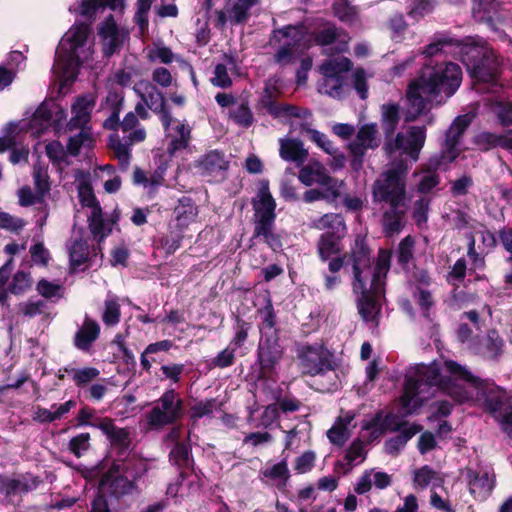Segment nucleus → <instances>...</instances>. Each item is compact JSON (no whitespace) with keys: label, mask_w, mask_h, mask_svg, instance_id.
<instances>
[{"label":"nucleus","mask_w":512,"mask_h":512,"mask_svg":"<svg viewBox=\"0 0 512 512\" xmlns=\"http://www.w3.org/2000/svg\"><path fill=\"white\" fill-rule=\"evenodd\" d=\"M215 410H220V404L216 399H205L195 403L190 408V415L193 420L210 416Z\"/></svg>","instance_id":"nucleus-50"},{"label":"nucleus","mask_w":512,"mask_h":512,"mask_svg":"<svg viewBox=\"0 0 512 512\" xmlns=\"http://www.w3.org/2000/svg\"><path fill=\"white\" fill-rule=\"evenodd\" d=\"M173 214L177 226L180 228H186L196 221L198 216V207L191 198L184 196L178 200Z\"/></svg>","instance_id":"nucleus-32"},{"label":"nucleus","mask_w":512,"mask_h":512,"mask_svg":"<svg viewBox=\"0 0 512 512\" xmlns=\"http://www.w3.org/2000/svg\"><path fill=\"white\" fill-rule=\"evenodd\" d=\"M379 146L376 124H366L359 128L356 137L348 144L351 154L356 158H362L368 149Z\"/></svg>","instance_id":"nucleus-22"},{"label":"nucleus","mask_w":512,"mask_h":512,"mask_svg":"<svg viewBox=\"0 0 512 512\" xmlns=\"http://www.w3.org/2000/svg\"><path fill=\"white\" fill-rule=\"evenodd\" d=\"M19 312L28 318H33L46 313V303L39 299H29L19 304Z\"/></svg>","instance_id":"nucleus-54"},{"label":"nucleus","mask_w":512,"mask_h":512,"mask_svg":"<svg viewBox=\"0 0 512 512\" xmlns=\"http://www.w3.org/2000/svg\"><path fill=\"white\" fill-rule=\"evenodd\" d=\"M353 419L354 415L347 412L335 421L334 425L327 431V437L333 444L342 446L349 439Z\"/></svg>","instance_id":"nucleus-34"},{"label":"nucleus","mask_w":512,"mask_h":512,"mask_svg":"<svg viewBox=\"0 0 512 512\" xmlns=\"http://www.w3.org/2000/svg\"><path fill=\"white\" fill-rule=\"evenodd\" d=\"M436 391L457 403L484 402L493 414L500 410L504 398L499 387L475 376L465 366L453 360L434 361L408 370L400 398L401 414L415 413Z\"/></svg>","instance_id":"nucleus-1"},{"label":"nucleus","mask_w":512,"mask_h":512,"mask_svg":"<svg viewBox=\"0 0 512 512\" xmlns=\"http://www.w3.org/2000/svg\"><path fill=\"white\" fill-rule=\"evenodd\" d=\"M137 124L138 119L133 112H129L120 124L124 138H128L130 144L142 142L146 138L145 129Z\"/></svg>","instance_id":"nucleus-38"},{"label":"nucleus","mask_w":512,"mask_h":512,"mask_svg":"<svg viewBox=\"0 0 512 512\" xmlns=\"http://www.w3.org/2000/svg\"><path fill=\"white\" fill-rule=\"evenodd\" d=\"M498 3L495 0H480L473 8L474 16L480 21H490L496 14Z\"/></svg>","instance_id":"nucleus-53"},{"label":"nucleus","mask_w":512,"mask_h":512,"mask_svg":"<svg viewBox=\"0 0 512 512\" xmlns=\"http://www.w3.org/2000/svg\"><path fill=\"white\" fill-rule=\"evenodd\" d=\"M400 423L395 415L377 413L373 419L363 424V430L368 434V440L374 441L380 438L386 431H395Z\"/></svg>","instance_id":"nucleus-26"},{"label":"nucleus","mask_w":512,"mask_h":512,"mask_svg":"<svg viewBox=\"0 0 512 512\" xmlns=\"http://www.w3.org/2000/svg\"><path fill=\"white\" fill-rule=\"evenodd\" d=\"M407 165L400 161L382 172L372 185L374 202L388 203L393 210L406 205Z\"/></svg>","instance_id":"nucleus-6"},{"label":"nucleus","mask_w":512,"mask_h":512,"mask_svg":"<svg viewBox=\"0 0 512 512\" xmlns=\"http://www.w3.org/2000/svg\"><path fill=\"white\" fill-rule=\"evenodd\" d=\"M231 119L239 126L248 128L253 123V115L246 103L234 106L230 112Z\"/></svg>","instance_id":"nucleus-52"},{"label":"nucleus","mask_w":512,"mask_h":512,"mask_svg":"<svg viewBox=\"0 0 512 512\" xmlns=\"http://www.w3.org/2000/svg\"><path fill=\"white\" fill-rule=\"evenodd\" d=\"M102 320L107 326H115L120 321V305L115 297L105 300Z\"/></svg>","instance_id":"nucleus-51"},{"label":"nucleus","mask_w":512,"mask_h":512,"mask_svg":"<svg viewBox=\"0 0 512 512\" xmlns=\"http://www.w3.org/2000/svg\"><path fill=\"white\" fill-rule=\"evenodd\" d=\"M275 37L283 42V47L275 55L278 63L284 64L291 60V56L299 47L306 48V35L303 27L287 26L275 32Z\"/></svg>","instance_id":"nucleus-17"},{"label":"nucleus","mask_w":512,"mask_h":512,"mask_svg":"<svg viewBox=\"0 0 512 512\" xmlns=\"http://www.w3.org/2000/svg\"><path fill=\"white\" fill-rule=\"evenodd\" d=\"M415 241L411 236L405 237L399 244L398 260L402 264H407L413 258Z\"/></svg>","instance_id":"nucleus-64"},{"label":"nucleus","mask_w":512,"mask_h":512,"mask_svg":"<svg viewBox=\"0 0 512 512\" xmlns=\"http://www.w3.org/2000/svg\"><path fill=\"white\" fill-rule=\"evenodd\" d=\"M461 79L460 67L452 62L424 66L420 76L409 85L406 119L413 121L427 109L428 104H440L451 97L460 86Z\"/></svg>","instance_id":"nucleus-2"},{"label":"nucleus","mask_w":512,"mask_h":512,"mask_svg":"<svg viewBox=\"0 0 512 512\" xmlns=\"http://www.w3.org/2000/svg\"><path fill=\"white\" fill-rule=\"evenodd\" d=\"M99 324L86 316L82 326L77 330L74 337V345L82 351H88L93 342L99 337Z\"/></svg>","instance_id":"nucleus-30"},{"label":"nucleus","mask_w":512,"mask_h":512,"mask_svg":"<svg viewBox=\"0 0 512 512\" xmlns=\"http://www.w3.org/2000/svg\"><path fill=\"white\" fill-rule=\"evenodd\" d=\"M403 210H393L392 212H385L383 216V223L385 230L389 233L399 232L402 227Z\"/></svg>","instance_id":"nucleus-60"},{"label":"nucleus","mask_w":512,"mask_h":512,"mask_svg":"<svg viewBox=\"0 0 512 512\" xmlns=\"http://www.w3.org/2000/svg\"><path fill=\"white\" fill-rule=\"evenodd\" d=\"M298 367L302 374L309 376L324 375L334 370L332 354L321 344H303L298 346Z\"/></svg>","instance_id":"nucleus-9"},{"label":"nucleus","mask_w":512,"mask_h":512,"mask_svg":"<svg viewBox=\"0 0 512 512\" xmlns=\"http://www.w3.org/2000/svg\"><path fill=\"white\" fill-rule=\"evenodd\" d=\"M343 237L329 236L322 234L318 242V253L323 261L330 259L341 251L340 240Z\"/></svg>","instance_id":"nucleus-43"},{"label":"nucleus","mask_w":512,"mask_h":512,"mask_svg":"<svg viewBox=\"0 0 512 512\" xmlns=\"http://www.w3.org/2000/svg\"><path fill=\"white\" fill-rule=\"evenodd\" d=\"M399 122V107L388 104L382 107V125L387 137L392 135Z\"/></svg>","instance_id":"nucleus-48"},{"label":"nucleus","mask_w":512,"mask_h":512,"mask_svg":"<svg viewBox=\"0 0 512 512\" xmlns=\"http://www.w3.org/2000/svg\"><path fill=\"white\" fill-rule=\"evenodd\" d=\"M135 93L141 98L142 102L152 111L163 116L164 113H169L165 107V98L154 85L149 81L142 80L135 84Z\"/></svg>","instance_id":"nucleus-25"},{"label":"nucleus","mask_w":512,"mask_h":512,"mask_svg":"<svg viewBox=\"0 0 512 512\" xmlns=\"http://www.w3.org/2000/svg\"><path fill=\"white\" fill-rule=\"evenodd\" d=\"M76 182L78 197L82 206L90 209L87 215L89 229L93 237L100 242L111 233L114 222L111 219L104 218L99 202L93 193L88 175L81 172L77 173Z\"/></svg>","instance_id":"nucleus-7"},{"label":"nucleus","mask_w":512,"mask_h":512,"mask_svg":"<svg viewBox=\"0 0 512 512\" xmlns=\"http://www.w3.org/2000/svg\"><path fill=\"white\" fill-rule=\"evenodd\" d=\"M65 372L71 376L72 380L77 386H84L94 379H96L100 372L98 369L94 367H84V368H65Z\"/></svg>","instance_id":"nucleus-47"},{"label":"nucleus","mask_w":512,"mask_h":512,"mask_svg":"<svg viewBox=\"0 0 512 512\" xmlns=\"http://www.w3.org/2000/svg\"><path fill=\"white\" fill-rule=\"evenodd\" d=\"M18 203L23 207L42 203L45 199L44 196H40L37 191L33 192L32 188L28 185L22 186L17 191Z\"/></svg>","instance_id":"nucleus-57"},{"label":"nucleus","mask_w":512,"mask_h":512,"mask_svg":"<svg viewBox=\"0 0 512 512\" xmlns=\"http://www.w3.org/2000/svg\"><path fill=\"white\" fill-rule=\"evenodd\" d=\"M277 96L276 82L268 83L265 87L264 93L261 97V104L269 114L279 119H289L291 117L308 119L311 117V112L307 109H300L286 103H277L275 98Z\"/></svg>","instance_id":"nucleus-14"},{"label":"nucleus","mask_w":512,"mask_h":512,"mask_svg":"<svg viewBox=\"0 0 512 512\" xmlns=\"http://www.w3.org/2000/svg\"><path fill=\"white\" fill-rule=\"evenodd\" d=\"M68 250L71 264L74 267L80 266L87 261L89 256V248L87 242L84 241L81 237H76L68 246Z\"/></svg>","instance_id":"nucleus-46"},{"label":"nucleus","mask_w":512,"mask_h":512,"mask_svg":"<svg viewBox=\"0 0 512 512\" xmlns=\"http://www.w3.org/2000/svg\"><path fill=\"white\" fill-rule=\"evenodd\" d=\"M469 489L471 494L479 499H486L494 488V474L488 470L468 471Z\"/></svg>","instance_id":"nucleus-27"},{"label":"nucleus","mask_w":512,"mask_h":512,"mask_svg":"<svg viewBox=\"0 0 512 512\" xmlns=\"http://www.w3.org/2000/svg\"><path fill=\"white\" fill-rule=\"evenodd\" d=\"M275 207L276 203L273 199L267 181L259 183L258 192L253 199L254 226L256 223L274 222L275 220Z\"/></svg>","instance_id":"nucleus-19"},{"label":"nucleus","mask_w":512,"mask_h":512,"mask_svg":"<svg viewBox=\"0 0 512 512\" xmlns=\"http://www.w3.org/2000/svg\"><path fill=\"white\" fill-rule=\"evenodd\" d=\"M488 106L490 111L495 114L502 125H512V102L495 100L490 101Z\"/></svg>","instance_id":"nucleus-49"},{"label":"nucleus","mask_w":512,"mask_h":512,"mask_svg":"<svg viewBox=\"0 0 512 512\" xmlns=\"http://www.w3.org/2000/svg\"><path fill=\"white\" fill-rule=\"evenodd\" d=\"M351 68L352 62L343 56L325 60L319 66L322 77L318 83V91L336 99L344 97L348 92L346 74Z\"/></svg>","instance_id":"nucleus-8"},{"label":"nucleus","mask_w":512,"mask_h":512,"mask_svg":"<svg viewBox=\"0 0 512 512\" xmlns=\"http://www.w3.org/2000/svg\"><path fill=\"white\" fill-rule=\"evenodd\" d=\"M38 484V479L31 476H20L18 478L0 477V491L6 496L28 492L35 489Z\"/></svg>","instance_id":"nucleus-31"},{"label":"nucleus","mask_w":512,"mask_h":512,"mask_svg":"<svg viewBox=\"0 0 512 512\" xmlns=\"http://www.w3.org/2000/svg\"><path fill=\"white\" fill-rule=\"evenodd\" d=\"M36 290L42 297L46 299H51L53 297H60L63 288L60 284L56 282L41 279L37 283Z\"/></svg>","instance_id":"nucleus-59"},{"label":"nucleus","mask_w":512,"mask_h":512,"mask_svg":"<svg viewBox=\"0 0 512 512\" xmlns=\"http://www.w3.org/2000/svg\"><path fill=\"white\" fill-rule=\"evenodd\" d=\"M425 139L424 127L410 126L405 132L398 133L394 139L387 140L384 149L389 156L400 152L409 155L413 161H417Z\"/></svg>","instance_id":"nucleus-10"},{"label":"nucleus","mask_w":512,"mask_h":512,"mask_svg":"<svg viewBox=\"0 0 512 512\" xmlns=\"http://www.w3.org/2000/svg\"><path fill=\"white\" fill-rule=\"evenodd\" d=\"M26 225L22 218L13 216L6 212H0V228L11 232H18Z\"/></svg>","instance_id":"nucleus-63"},{"label":"nucleus","mask_w":512,"mask_h":512,"mask_svg":"<svg viewBox=\"0 0 512 512\" xmlns=\"http://www.w3.org/2000/svg\"><path fill=\"white\" fill-rule=\"evenodd\" d=\"M95 106V99L92 95L78 97L72 104V118L68 123L69 129L85 128L90 121V115Z\"/></svg>","instance_id":"nucleus-28"},{"label":"nucleus","mask_w":512,"mask_h":512,"mask_svg":"<svg viewBox=\"0 0 512 512\" xmlns=\"http://www.w3.org/2000/svg\"><path fill=\"white\" fill-rule=\"evenodd\" d=\"M472 119L473 115L465 114L458 116L451 124L446 134L443 158L453 161L457 157L456 147L459 144L460 137L471 124Z\"/></svg>","instance_id":"nucleus-24"},{"label":"nucleus","mask_w":512,"mask_h":512,"mask_svg":"<svg viewBox=\"0 0 512 512\" xmlns=\"http://www.w3.org/2000/svg\"><path fill=\"white\" fill-rule=\"evenodd\" d=\"M316 453L312 450L303 452L294 460V470L298 474H306L312 471L316 462Z\"/></svg>","instance_id":"nucleus-55"},{"label":"nucleus","mask_w":512,"mask_h":512,"mask_svg":"<svg viewBox=\"0 0 512 512\" xmlns=\"http://www.w3.org/2000/svg\"><path fill=\"white\" fill-rule=\"evenodd\" d=\"M135 475L129 463L114 466L102 479L100 489L110 491L115 496L130 493L134 489Z\"/></svg>","instance_id":"nucleus-16"},{"label":"nucleus","mask_w":512,"mask_h":512,"mask_svg":"<svg viewBox=\"0 0 512 512\" xmlns=\"http://www.w3.org/2000/svg\"><path fill=\"white\" fill-rule=\"evenodd\" d=\"M261 479H265L268 483L275 486L278 490L284 491L290 479V470L286 459L278 463L267 465L260 472Z\"/></svg>","instance_id":"nucleus-29"},{"label":"nucleus","mask_w":512,"mask_h":512,"mask_svg":"<svg viewBox=\"0 0 512 512\" xmlns=\"http://www.w3.org/2000/svg\"><path fill=\"white\" fill-rule=\"evenodd\" d=\"M98 34L104 54L110 56L123 46L128 36V31L120 27L113 16L110 15L99 25Z\"/></svg>","instance_id":"nucleus-18"},{"label":"nucleus","mask_w":512,"mask_h":512,"mask_svg":"<svg viewBox=\"0 0 512 512\" xmlns=\"http://www.w3.org/2000/svg\"><path fill=\"white\" fill-rule=\"evenodd\" d=\"M80 132L70 137L67 149L71 155H77L82 146H90L92 142L91 133L86 128H80Z\"/></svg>","instance_id":"nucleus-56"},{"label":"nucleus","mask_w":512,"mask_h":512,"mask_svg":"<svg viewBox=\"0 0 512 512\" xmlns=\"http://www.w3.org/2000/svg\"><path fill=\"white\" fill-rule=\"evenodd\" d=\"M313 227L318 230L326 231L324 234L329 236L344 237L346 225L340 214L328 213L313 222Z\"/></svg>","instance_id":"nucleus-33"},{"label":"nucleus","mask_w":512,"mask_h":512,"mask_svg":"<svg viewBox=\"0 0 512 512\" xmlns=\"http://www.w3.org/2000/svg\"><path fill=\"white\" fill-rule=\"evenodd\" d=\"M464 63L475 84H487L485 91L497 93L499 62L492 48L481 43L465 46Z\"/></svg>","instance_id":"nucleus-5"},{"label":"nucleus","mask_w":512,"mask_h":512,"mask_svg":"<svg viewBox=\"0 0 512 512\" xmlns=\"http://www.w3.org/2000/svg\"><path fill=\"white\" fill-rule=\"evenodd\" d=\"M502 347V343L499 339H494L488 336L482 340V346L477 349V352L488 358L496 357Z\"/></svg>","instance_id":"nucleus-62"},{"label":"nucleus","mask_w":512,"mask_h":512,"mask_svg":"<svg viewBox=\"0 0 512 512\" xmlns=\"http://www.w3.org/2000/svg\"><path fill=\"white\" fill-rule=\"evenodd\" d=\"M33 183L35 187V191L39 193L40 196L46 197L51 188V184L49 181L48 175V167L40 162L33 166Z\"/></svg>","instance_id":"nucleus-42"},{"label":"nucleus","mask_w":512,"mask_h":512,"mask_svg":"<svg viewBox=\"0 0 512 512\" xmlns=\"http://www.w3.org/2000/svg\"><path fill=\"white\" fill-rule=\"evenodd\" d=\"M475 144L484 151L496 146L512 149V132L507 136H497L493 133L483 132L476 136Z\"/></svg>","instance_id":"nucleus-40"},{"label":"nucleus","mask_w":512,"mask_h":512,"mask_svg":"<svg viewBox=\"0 0 512 512\" xmlns=\"http://www.w3.org/2000/svg\"><path fill=\"white\" fill-rule=\"evenodd\" d=\"M391 255L386 250H380L377 261L372 269L369 258L363 254L353 265V291L360 294L358 310L366 322L377 324L380 314V297L383 292L384 280L390 269Z\"/></svg>","instance_id":"nucleus-3"},{"label":"nucleus","mask_w":512,"mask_h":512,"mask_svg":"<svg viewBox=\"0 0 512 512\" xmlns=\"http://www.w3.org/2000/svg\"><path fill=\"white\" fill-rule=\"evenodd\" d=\"M284 349L276 335L268 336L259 342L257 361L261 377H269L281 361Z\"/></svg>","instance_id":"nucleus-15"},{"label":"nucleus","mask_w":512,"mask_h":512,"mask_svg":"<svg viewBox=\"0 0 512 512\" xmlns=\"http://www.w3.org/2000/svg\"><path fill=\"white\" fill-rule=\"evenodd\" d=\"M100 7H109L113 11H122L125 7L124 0H82L81 11L82 15H92Z\"/></svg>","instance_id":"nucleus-45"},{"label":"nucleus","mask_w":512,"mask_h":512,"mask_svg":"<svg viewBox=\"0 0 512 512\" xmlns=\"http://www.w3.org/2000/svg\"><path fill=\"white\" fill-rule=\"evenodd\" d=\"M161 122L169 140L167 152L174 156L177 152L188 148L191 141L192 128L185 121L173 118L170 113L161 116Z\"/></svg>","instance_id":"nucleus-13"},{"label":"nucleus","mask_w":512,"mask_h":512,"mask_svg":"<svg viewBox=\"0 0 512 512\" xmlns=\"http://www.w3.org/2000/svg\"><path fill=\"white\" fill-rule=\"evenodd\" d=\"M258 0H228L223 10L217 12V19L221 26L227 21L235 24L247 21L249 10L256 5Z\"/></svg>","instance_id":"nucleus-23"},{"label":"nucleus","mask_w":512,"mask_h":512,"mask_svg":"<svg viewBox=\"0 0 512 512\" xmlns=\"http://www.w3.org/2000/svg\"><path fill=\"white\" fill-rule=\"evenodd\" d=\"M56 114V125L59 127V122L66 119V112L64 109L56 104L50 105L48 103H42L34 112L28 129L34 136H40L50 126V120L52 113Z\"/></svg>","instance_id":"nucleus-20"},{"label":"nucleus","mask_w":512,"mask_h":512,"mask_svg":"<svg viewBox=\"0 0 512 512\" xmlns=\"http://www.w3.org/2000/svg\"><path fill=\"white\" fill-rule=\"evenodd\" d=\"M279 153L282 159L293 161L297 164L303 163L308 156V151L303 147V143L296 139H280Z\"/></svg>","instance_id":"nucleus-36"},{"label":"nucleus","mask_w":512,"mask_h":512,"mask_svg":"<svg viewBox=\"0 0 512 512\" xmlns=\"http://www.w3.org/2000/svg\"><path fill=\"white\" fill-rule=\"evenodd\" d=\"M183 414V401L174 390L166 391L149 412L148 423L153 427L171 424Z\"/></svg>","instance_id":"nucleus-11"},{"label":"nucleus","mask_w":512,"mask_h":512,"mask_svg":"<svg viewBox=\"0 0 512 512\" xmlns=\"http://www.w3.org/2000/svg\"><path fill=\"white\" fill-rule=\"evenodd\" d=\"M130 144L128 138H120L119 135L113 134L109 139V147L113 151L114 156L118 159L120 166L122 169H126L129 165L131 154H130Z\"/></svg>","instance_id":"nucleus-39"},{"label":"nucleus","mask_w":512,"mask_h":512,"mask_svg":"<svg viewBox=\"0 0 512 512\" xmlns=\"http://www.w3.org/2000/svg\"><path fill=\"white\" fill-rule=\"evenodd\" d=\"M90 448V434L81 433L69 441V450L76 456H82Z\"/></svg>","instance_id":"nucleus-61"},{"label":"nucleus","mask_w":512,"mask_h":512,"mask_svg":"<svg viewBox=\"0 0 512 512\" xmlns=\"http://www.w3.org/2000/svg\"><path fill=\"white\" fill-rule=\"evenodd\" d=\"M481 235V239L483 244L486 247H493L495 245V237L493 233L486 230L484 226L478 225L473 228V232H470L469 234H466V237L468 239V256L477 264L479 261L480 264H482V260L479 259L478 254L475 250V236Z\"/></svg>","instance_id":"nucleus-37"},{"label":"nucleus","mask_w":512,"mask_h":512,"mask_svg":"<svg viewBox=\"0 0 512 512\" xmlns=\"http://www.w3.org/2000/svg\"><path fill=\"white\" fill-rule=\"evenodd\" d=\"M274 222L256 223L254 226V238L262 237L264 242L273 250L282 247L281 238L273 231Z\"/></svg>","instance_id":"nucleus-41"},{"label":"nucleus","mask_w":512,"mask_h":512,"mask_svg":"<svg viewBox=\"0 0 512 512\" xmlns=\"http://www.w3.org/2000/svg\"><path fill=\"white\" fill-rule=\"evenodd\" d=\"M89 35L88 25L76 24L60 40L53 73L63 84L72 82L77 76L79 66L92 59L94 44Z\"/></svg>","instance_id":"nucleus-4"},{"label":"nucleus","mask_w":512,"mask_h":512,"mask_svg":"<svg viewBox=\"0 0 512 512\" xmlns=\"http://www.w3.org/2000/svg\"><path fill=\"white\" fill-rule=\"evenodd\" d=\"M439 480L437 474L428 466H424L414 473V484L420 488H425L430 484L434 486L435 482Z\"/></svg>","instance_id":"nucleus-58"},{"label":"nucleus","mask_w":512,"mask_h":512,"mask_svg":"<svg viewBox=\"0 0 512 512\" xmlns=\"http://www.w3.org/2000/svg\"><path fill=\"white\" fill-rule=\"evenodd\" d=\"M201 169L207 173L226 170L228 162L222 153L211 151L201 158L199 161Z\"/></svg>","instance_id":"nucleus-44"},{"label":"nucleus","mask_w":512,"mask_h":512,"mask_svg":"<svg viewBox=\"0 0 512 512\" xmlns=\"http://www.w3.org/2000/svg\"><path fill=\"white\" fill-rule=\"evenodd\" d=\"M298 178L306 186L317 184L326 188L328 195L334 197H340L345 188L343 181L331 177L325 166L316 160H311L303 166Z\"/></svg>","instance_id":"nucleus-12"},{"label":"nucleus","mask_w":512,"mask_h":512,"mask_svg":"<svg viewBox=\"0 0 512 512\" xmlns=\"http://www.w3.org/2000/svg\"><path fill=\"white\" fill-rule=\"evenodd\" d=\"M349 36L338 31L333 25L325 26L315 36L317 44L324 47L327 54L342 53L348 49Z\"/></svg>","instance_id":"nucleus-21"},{"label":"nucleus","mask_w":512,"mask_h":512,"mask_svg":"<svg viewBox=\"0 0 512 512\" xmlns=\"http://www.w3.org/2000/svg\"><path fill=\"white\" fill-rule=\"evenodd\" d=\"M92 426L99 428L115 445L126 446L129 442V432L117 427L110 418L97 419Z\"/></svg>","instance_id":"nucleus-35"}]
</instances>
